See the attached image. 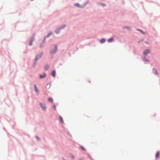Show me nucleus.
<instances>
[{
  "mask_svg": "<svg viewBox=\"0 0 160 160\" xmlns=\"http://www.w3.org/2000/svg\"><path fill=\"white\" fill-rule=\"evenodd\" d=\"M57 50V46H55V47L52 48L51 51V53H55Z\"/></svg>",
  "mask_w": 160,
  "mask_h": 160,
  "instance_id": "obj_1",
  "label": "nucleus"
},
{
  "mask_svg": "<svg viewBox=\"0 0 160 160\" xmlns=\"http://www.w3.org/2000/svg\"><path fill=\"white\" fill-rule=\"evenodd\" d=\"M40 105L43 110H46V107L45 104H42V103H40Z\"/></svg>",
  "mask_w": 160,
  "mask_h": 160,
  "instance_id": "obj_2",
  "label": "nucleus"
},
{
  "mask_svg": "<svg viewBox=\"0 0 160 160\" xmlns=\"http://www.w3.org/2000/svg\"><path fill=\"white\" fill-rule=\"evenodd\" d=\"M34 40V38L33 37H32L31 39V40H30V41L29 42V45L30 46H31L32 45V42H33V41Z\"/></svg>",
  "mask_w": 160,
  "mask_h": 160,
  "instance_id": "obj_3",
  "label": "nucleus"
},
{
  "mask_svg": "<svg viewBox=\"0 0 160 160\" xmlns=\"http://www.w3.org/2000/svg\"><path fill=\"white\" fill-rule=\"evenodd\" d=\"M150 53V51L149 50H146L144 52V55H147V54Z\"/></svg>",
  "mask_w": 160,
  "mask_h": 160,
  "instance_id": "obj_4",
  "label": "nucleus"
},
{
  "mask_svg": "<svg viewBox=\"0 0 160 160\" xmlns=\"http://www.w3.org/2000/svg\"><path fill=\"white\" fill-rule=\"evenodd\" d=\"M34 88L35 91L37 93H38V89L37 86L36 85H34Z\"/></svg>",
  "mask_w": 160,
  "mask_h": 160,
  "instance_id": "obj_5",
  "label": "nucleus"
},
{
  "mask_svg": "<svg viewBox=\"0 0 160 160\" xmlns=\"http://www.w3.org/2000/svg\"><path fill=\"white\" fill-rule=\"evenodd\" d=\"M153 72L155 75H157L158 74V72L156 69H153Z\"/></svg>",
  "mask_w": 160,
  "mask_h": 160,
  "instance_id": "obj_6",
  "label": "nucleus"
},
{
  "mask_svg": "<svg viewBox=\"0 0 160 160\" xmlns=\"http://www.w3.org/2000/svg\"><path fill=\"white\" fill-rule=\"evenodd\" d=\"M114 40V38L113 37H112L109 39H108V42H111L113 41Z\"/></svg>",
  "mask_w": 160,
  "mask_h": 160,
  "instance_id": "obj_7",
  "label": "nucleus"
},
{
  "mask_svg": "<svg viewBox=\"0 0 160 160\" xmlns=\"http://www.w3.org/2000/svg\"><path fill=\"white\" fill-rule=\"evenodd\" d=\"M52 75L54 77H55V75H56V72L55 70H53L52 73Z\"/></svg>",
  "mask_w": 160,
  "mask_h": 160,
  "instance_id": "obj_8",
  "label": "nucleus"
},
{
  "mask_svg": "<svg viewBox=\"0 0 160 160\" xmlns=\"http://www.w3.org/2000/svg\"><path fill=\"white\" fill-rule=\"evenodd\" d=\"M159 152H158L156 154L155 157H156V158H159Z\"/></svg>",
  "mask_w": 160,
  "mask_h": 160,
  "instance_id": "obj_9",
  "label": "nucleus"
},
{
  "mask_svg": "<svg viewBox=\"0 0 160 160\" xmlns=\"http://www.w3.org/2000/svg\"><path fill=\"white\" fill-rule=\"evenodd\" d=\"M100 41L101 43H103L105 42V39L104 38H102L100 40Z\"/></svg>",
  "mask_w": 160,
  "mask_h": 160,
  "instance_id": "obj_10",
  "label": "nucleus"
},
{
  "mask_svg": "<svg viewBox=\"0 0 160 160\" xmlns=\"http://www.w3.org/2000/svg\"><path fill=\"white\" fill-rule=\"evenodd\" d=\"M46 75L45 74H44L42 75H41L40 76V77L41 78H44L46 77Z\"/></svg>",
  "mask_w": 160,
  "mask_h": 160,
  "instance_id": "obj_11",
  "label": "nucleus"
},
{
  "mask_svg": "<svg viewBox=\"0 0 160 160\" xmlns=\"http://www.w3.org/2000/svg\"><path fill=\"white\" fill-rule=\"evenodd\" d=\"M48 101L49 102L52 103L53 102V100L52 98H49L48 99Z\"/></svg>",
  "mask_w": 160,
  "mask_h": 160,
  "instance_id": "obj_12",
  "label": "nucleus"
},
{
  "mask_svg": "<svg viewBox=\"0 0 160 160\" xmlns=\"http://www.w3.org/2000/svg\"><path fill=\"white\" fill-rule=\"evenodd\" d=\"M59 118H60V121H61V122L62 123H64V121L63 120V119L62 118L61 116H60L59 117Z\"/></svg>",
  "mask_w": 160,
  "mask_h": 160,
  "instance_id": "obj_13",
  "label": "nucleus"
},
{
  "mask_svg": "<svg viewBox=\"0 0 160 160\" xmlns=\"http://www.w3.org/2000/svg\"><path fill=\"white\" fill-rule=\"evenodd\" d=\"M60 31V28H58L56 30L55 32L57 34H58L59 33Z\"/></svg>",
  "mask_w": 160,
  "mask_h": 160,
  "instance_id": "obj_14",
  "label": "nucleus"
},
{
  "mask_svg": "<svg viewBox=\"0 0 160 160\" xmlns=\"http://www.w3.org/2000/svg\"><path fill=\"white\" fill-rule=\"evenodd\" d=\"M49 68V66L48 65H46L45 67V69L46 70H48Z\"/></svg>",
  "mask_w": 160,
  "mask_h": 160,
  "instance_id": "obj_15",
  "label": "nucleus"
},
{
  "mask_svg": "<svg viewBox=\"0 0 160 160\" xmlns=\"http://www.w3.org/2000/svg\"><path fill=\"white\" fill-rule=\"evenodd\" d=\"M74 5L78 7H81L79 3H76Z\"/></svg>",
  "mask_w": 160,
  "mask_h": 160,
  "instance_id": "obj_16",
  "label": "nucleus"
},
{
  "mask_svg": "<svg viewBox=\"0 0 160 160\" xmlns=\"http://www.w3.org/2000/svg\"><path fill=\"white\" fill-rule=\"evenodd\" d=\"M123 28L124 29H125V28H127V29H129V28L128 27H127V26L124 27H123Z\"/></svg>",
  "mask_w": 160,
  "mask_h": 160,
  "instance_id": "obj_17",
  "label": "nucleus"
},
{
  "mask_svg": "<svg viewBox=\"0 0 160 160\" xmlns=\"http://www.w3.org/2000/svg\"><path fill=\"white\" fill-rule=\"evenodd\" d=\"M52 34L51 33H49L47 36V37H49L50 35H51Z\"/></svg>",
  "mask_w": 160,
  "mask_h": 160,
  "instance_id": "obj_18",
  "label": "nucleus"
},
{
  "mask_svg": "<svg viewBox=\"0 0 160 160\" xmlns=\"http://www.w3.org/2000/svg\"><path fill=\"white\" fill-rule=\"evenodd\" d=\"M138 31H140V32H141L142 33H144V32H143V31L141 30H140V29H137Z\"/></svg>",
  "mask_w": 160,
  "mask_h": 160,
  "instance_id": "obj_19",
  "label": "nucleus"
},
{
  "mask_svg": "<svg viewBox=\"0 0 160 160\" xmlns=\"http://www.w3.org/2000/svg\"><path fill=\"white\" fill-rule=\"evenodd\" d=\"M81 147L82 150H85V149L83 147H82V146H81Z\"/></svg>",
  "mask_w": 160,
  "mask_h": 160,
  "instance_id": "obj_20",
  "label": "nucleus"
},
{
  "mask_svg": "<svg viewBox=\"0 0 160 160\" xmlns=\"http://www.w3.org/2000/svg\"><path fill=\"white\" fill-rule=\"evenodd\" d=\"M71 158H72V159H74V156H73V155H71Z\"/></svg>",
  "mask_w": 160,
  "mask_h": 160,
  "instance_id": "obj_21",
  "label": "nucleus"
},
{
  "mask_svg": "<svg viewBox=\"0 0 160 160\" xmlns=\"http://www.w3.org/2000/svg\"><path fill=\"white\" fill-rule=\"evenodd\" d=\"M53 108L55 110L56 109V107L55 105H54L53 106Z\"/></svg>",
  "mask_w": 160,
  "mask_h": 160,
  "instance_id": "obj_22",
  "label": "nucleus"
},
{
  "mask_svg": "<svg viewBox=\"0 0 160 160\" xmlns=\"http://www.w3.org/2000/svg\"><path fill=\"white\" fill-rule=\"evenodd\" d=\"M36 138H37V139H38V140H39V137L38 136L36 137Z\"/></svg>",
  "mask_w": 160,
  "mask_h": 160,
  "instance_id": "obj_23",
  "label": "nucleus"
},
{
  "mask_svg": "<svg viewBox=\"0 0 160 160\" xmlns=\"http://www.w3.org/2000/svg\"><path fill=\"white\" fill-rule=\"evenodd\" d=\"M38 56L36 57V60H37V59H38Z\"/></svg>",
  "mask_w": 160,
  "mask_h": 160,
  "instance_id": "obj_24",
  "label": "nucleus"
},
{
  "mask_svg": "<svg viewBox=\"0 0 160 160\" xmlns=\"http://www.w3.org/2000/svg\"><path fill=\"white\" fill-rule=\"evenodd\" d=\"M102 5L103 6H104L105 5L104 4H102Z\"/></svg>",
  "mask_w": 160,
  "mask_h": 160,
  "instance_id": "obj_25",
  "label": "nucleus"
},
{
  "mask_svg": "<svg viewBox=\"0 0 160 160\" xmlns=\"http://www.w3.org/2000/svg\"><path fill=\"white\" fill-rule=\"evenodd\" d=\"M41 55L40 56V57H39V58H40V57H41Z\"/></svg>",
  "mask_w": 160,
  "mask_h": 160,
  "instance_id": "obj_26",
  "label": "nucleus"
},
{
  "mask_svg": "<svg viewBox=\"0 0 160 160\" xmlns=\"http://www.w3.org/2000/svg\"><path fill=\"white\" fill-rule=\"evenodd\" d=\"M146 43L147 44H148V42H146Z\"/></svg>",
  "mask_w": 160,
  "mask_h": 160,
  "instance_id": "obj_27",
  "label": "nucleus"
},
{
  "mask_svg": "<svg viewBox=\"0 0 160 160\" xmlns=\"http://www.w3.org/2000/svg\"><path fill=\"white\" fill-rule=\"evenodd\" d=\"M31 1H32L33 0H31Z\"/></svg>",
  "mask_w": 160,
  "mask_h": 160,
  "instance_id": "obj_28",
  "label": "nucleus"
}]
</instances>
